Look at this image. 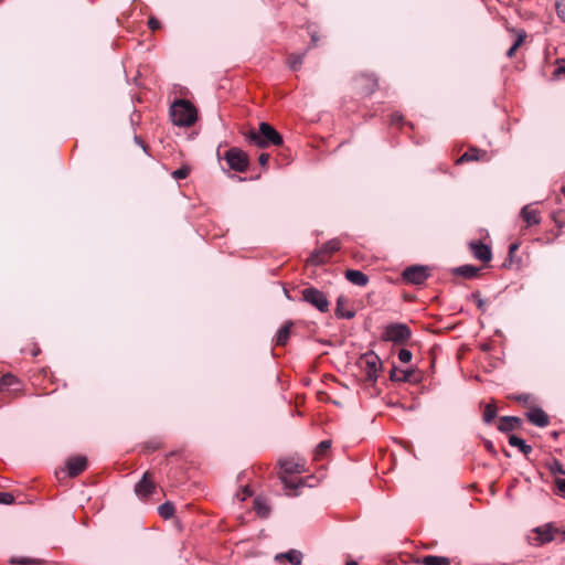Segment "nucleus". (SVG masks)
<instances>
[{
  "instance_id": "nucleus-24",
  "label": "nucleus",
  "mask_w": 565,
  "mask_h": 565,
  "mask_svg": "<svg viewBox=\"0 0 565 565\" xmlns=\"http://www.w3.org/2000/svg\"><path fill=\"white\" fill-rule=\"evenodd\" d=\"M276 559L279 562L286 559L287 562H289L292 565H299L302 559V554H301V552H299L297 550H290L286 553L277 555Z\"/></svg>"
},
{
  "instance_id": "nucleus-2",
  "label": "nucleus",
  "mask_w": 565,
  "mask_h": 565,
  "mask_svg": "<svg viewBox=\"0 0 565 565\" xmlns=\"http://www.w3.org/2000/svg\"><path fill=\"white\" fill-rule=\"evenodd\" d=\"M170 116L174 125L190 127L196 121L198 111L191 102L178 99L171 105Z\"/></svg>"
},
{
  "instance_id": "nucleus-7",
  "label": "nucleus",
  "mask_w": 565,
  "mask_h": 565,
  "mask_svg": "<svg viewBox=\"0 0 565 565\" xmlns=\"http://www.w3.org/2000/svg\"><path fill=\"white\" fill-rule=\"evenodd\" d=\"M302 299L321 312L329 310V301L326 295L317 288L308 287L301 291Z\"/></svg>"
},
{
  "instance_id": "nucleus-23",
  "label": "nucleus",
  "mask_w": 565,
  "mask_h": 565,
  "mask_svg": "<svg viewBox=\"0 0 565 565\" xmlns=\"http://www.w3.org/2000/svg\"><path fill=\"white\" fill-rule=\"evenodd\" d=\"M292 322L287 321L277 332L275 343L276 345L284 347L287 344L291 334Z\"/></svg>"
},
{
  "instance_id": "nucleus-8",
  "label": "nucleus",
  "mask_w": 565,
  "mask_h": 565,
  "mask_svg": "<svg viewBox=\"0 0 565 565\" xmlns=\"http://www.w3.org/2000/svg\"><path fill=\"white\" fill-rule=\"evenodd\" d=\"M533 536L530 537L531 544L541 546L555 540V535L559 533V529L552 523L539 526L532 531Z\"/></svg>"
},
{
  "instance_id": "nucleus-17",
  "label": "nucleus",
  "mask_w": 565,
  "mask_h": 565,
  "mask_svg": "<svg viewBox=\"0 0 565 565\" xmlns=\"http://www.w3.org/2000/svg\"><path fill=\"white\" fill-rule=\"evenodd\" d=\"M521 217L525 222L526 227L540 224V222H541L540 212L536 209H534L532 205H525L521 210Z\"/></svg>"
},
{
  "instance_id": "nucleus-31",
  "label": "nucleus",
  "mask_w": 565,
  "mask_h": 565,
  "mask_svg": "<svg viewBox=\"0 0 565 565\" xmlns=\"http://www.w3.org/2000/svg\"><path fill=\"white\" fill-rule=\"evenodd\" d=\"M546 467L550 470V472L555 477H558L557 475L565 476V469L557 459H552L551 461L546 462Z\"/></svg>"
},
{
  "instance_id": "nucleus-13",
  "label": "nucleus",
  "mask_w": 565,
  "mask_h": 565,
  "mask_svg": "<svg viewBox=\"0 0 565 565\" xmlns=\"http://www.w3.org/2000/svg\"><path fill=\"white\" fill-rule=\"evenodd\" d=\"M469 246H470L471 253L473 254V256L477 259H479L483 263L491 260L492 253L488 245L482 244L481 242H471L469 244Z\"/></svg>"
},
{
  "instance_id": "nucleus-46",
  "label": "nucleus",
  "mask_w": 565,
  "mask_h": 565,
  "mask_svg": "<svg viewBox=\"0 0 565 565\" xmlns=\"http://www.w3.org/2000/svg\"><path fill=\"white\" fill-rule=\"evenodd\" d=\"M471 298H472V299H475V300L477 301V306H478L479 308H481V309L483 308V306H484V301L481 299V295H480V292H479V291H475V292H472V294H471Z\"/></svg>"
},
{
  "instance_id": "nucleus-9",
  "label": "nucleus",
  "mask_w": 565,
  "mask_h": 565,
  "mask_svg": "<svg viewBox=\"0 0 565 565\" xmlns=\"http://www.w3.org/2000/svg\"><path fill=\"white\" fill-rule=\"evenodd\" d=\"M428 268L426 266L413 265L403 271V278L409 284L422 285L428 278Z\"/></svg>"
},
{
  "instance_id": "nucleus-51",
  "label": "nucleus",
  "mask_w": 565,
  "mask_h": 565,
  "mask_svg": "<svg viewBox=\"0 0 565 565\" xmlns=\"http://www.w3.org/2000/svg\"><path fill=\"white\" fill-rule=\"evenodd\" d=\"M519 247H520L519 243H513V244L510 245V247H509V257L510 258H512V256L519 249Z\"/></svg>"
},
{
  "instance_id": "nucleus-56",
  "label": "nucleus",
  "mask_w": 565,
  "mask_h": 565,
  "mask_svg": "<svg viewBox=\"0 0 565 565\" xmlns=\"http://www.w3.org/2000/svg\"><path fill=\"white\" fill-rule=\"evenodd\" d=\"M311 40H312V42H316L317 38L315 35H312Z\"/></svg>"
},
{
  "instance_id": "nucleus-50",
  "label": "nucleus",
  "mask_w": 565,
  "mask_h": 565,
  "mask_svg": "<svg viewBox=\"0 0 565 565\" xmlns=\"http://www.w3.org/2000/svg\"><path fill=\"white\" fill-rule=\"evenodd\" d=\"M484 447L492 455V456H495L497 455V450L493 446V444L490 441V440H486L484 441Z\"/></svg>"
},
{
  "instance_id": "nucleus-48",
  "label": "nucleus",
  "mask_w": 565,
  "mask_h": 565,
  "mask_svg": "<svg viewBox=\"0 0 565 565\" xmlns=\"http://www.w3.org/2000/svg\"><path fill=\"white\" fill-rule=\"evenodd\" d=\"M511 398H513L514 401L520 402V403H527L530 401V395L529 394L513 395V396H511Z\"/></svg>"
},
{
  "instance_id": "nucleus-37",
  "label": "nucleus",
  "mask_w": 565,
  "mask_h": 565,
  "mask_svg": "<svg viewBox=\"0 0 565 565\" xmlns=\"http://www.w3.org/2000/svg\"><path fill=\"white\" fill-rule=\"evenodd\" d=\"M412 352L407 349H401L398 351V360L402 362V363H408L411 362L412 360Z\"/></svg>"
},
{
  "instance_id": "nucleus-55",
  "label": "nucleus",
  "mask_w": 565,
  "mask_h": 565,
  "mask_svg": "<svg viewBox=\"0 0 565 565\" xmlns=\"http://www.w3.org/2000/svg\"><path fill=\"white\" fill-rule=\"evenodd\" d=\"M347 565H359L355 561H349Z\"/></svg>"
},
{
  "instance_id": "nucleus-53",
  "label": "nucleus",
  "mask_w": 565,
  "mask_h": 565,
  "mask_svg": "<svg viewBox=\"0 0 565 565\" xmlns=\"http://www.w3.org/2000/svg\"><path fill=\"white\" fill-rule=\"evenodd\" d=\"M12 392L14 393V396H18V395H19V393H20V388L14 387V388L12 390Z\"/></svg>"
},
{
  "instance_id": "nucleus-57",
  "label": "nucleus",
  "mask_w": 565,
  "mask_h": 565,
  "mask_svg": "<svg viewBox=\"0 0 565 565\" xmlns=\"http://www.w3.org/2000/svg\"><path fill=\"white\" fill-rule=\"evenodd\" d=\"M562 193L564 194L565 196V185L562 188Z\"/></svg>"
},
{
  "instance_id": "nucleus-20",
  "label": "nucleus",
  "mask_w": 565,
  "mask_h": 565,
  "mask_svg": "<svg viewBox=\"0 0 565 565\" xmlns=\"http://www.w3.org/2000/svg\"><path fill=\"white\" fill-rule=\"evenodd\" d=\"M414 374V370H401L396 366H393L390 372V379L394 382H411Z\"/></svg>"
},
{
  "instance_id": "nucleus-54",
  "label": "nucleus",
  "mask_w": 565,
  "mask_h": 565,
  "mask_svg": "<svg viewBox=\"0 0 565 565\" xmlns=\"http://www.w3.org/2000/svg\"><path fill=\"white\" fill-rule=\"evenodd\" d=\"M558 534H561V535H562V540H561V542H564V541H565V530H564V531H562V532L559 531V533H558Z\"/></svg>"
},
{
  "instance_id": "nucleus-27",
  "label": "nucleus",
  "mask_w": 565,
  "mask_h": 565,
  "mask_svg": "<svg viewBox=\"0 0 565 565\" xmlns=\"http://www.w3.org/2000/svg\"><path fill=\"white\" fill-rule=\"evenodd\" d=\"M515 33H516V39H515L514 43L512 44V46L507 52V56L510 58L514 56L518 49L523 44V42L526 39L525 31H516Z\"/></svg>"
},
{
  "instance_id": "nucleus-14",
  "label": "nucleus",
  "mask_w": 565,
  "mask_h": 565,
  "mask_svg": "<svg viewBox=\"0 0 565 565\" xmlns=\"http://www.w3.org/2000/svg\"><path fill=\"white\" fill-rule=\"evenodd\" d=\"M355 81L361 93L365 95L372 94L377 88V79L373 75L362 74Z\"/></svg>"
},
{
  "instance_id": "nucleus-39",
  "label": "nucleus",
  "mask_w": 565,
  "mask_h": 565,
  "mask_svg": "<svg viewBox=\"0 0 565 565\" xmlns=\"http://www.w3.org/2000/svg\"><path fill=\"white\" fill-rule=\"evenodd\" d=\"M552 218L555 222L556 226L561 231L562 228H565V221L561 217V212H554L552 214Z\"/></svg>"
},
{
  "instance_id": "nucleus-12",
  "label": "nucleus",
  "mask_w": 565,
  "mask_h": 565,
  "mask_svg": "<svg viewBox=\"0 0 565 565\" xmlns=\"http://www.w3.org/2000/svg\"><path fill=\"white\" fill-rule=\"evenodd\" d=\"M87 467V459L83 456L71 457L66 462V468L70 477H76L82 473Z\"/></svg>"
},
{
  "instance_id": "nucleus-22",
  "label": "nucleus",
  "mask_w": 565,
  "mask_h": 565,
  "mask_svg": "<svg viewBox=\"0 0 565 565\" xmlns=\"http://www.w3.org/2000/svg\"><path fill=\"white\" fill-rule=\"evenodd\" d=\"M418 565H450V559L445 556L426 555L416 559Z\"/></svg>"
},
{
  "instance_id": "nucleus-4",
  "label": "nucleus",
  "mask_w": 565,
  "mask_h": 565,
  "mask_svg": "<svg viewBox=\"0 0 565 565\" xmlns=\"http://www.w3.org/2000/svg\"><path fill=\"white\" fill-rule=\"evenodd\" d=\"M340 246L341 244L339 239H331L323 244L319 249L315 250L308 258L307 263L313 266L323 265L331 258L333 253L340 249Z\"/></svg>"
},
{
  "instance_id": "nucleus-43",
  "label": "nucleus",
  "mask_w": 565,
  "mask_h": 565,
  "mask_svg": "<svg viewBox=\"0 0 565 565\" xmlns=\"http://www.w3.org/2000/svg\"><path fill=\"white\" fill-rule=\"evenodd\" d=\"M554 76L558 78H565V61H562V63H559L558 66L555 68Z\"/></svg>"
},
{
  "instance_id": "nucleus-42",
  "label": "nucleus",
  "mask_w": 565,
  "mask_h": 565,
  "mask_svg": "<svg viewBox=\"0 0 565 565\" xmlns=\"http://www.w3.org/2000/svg\"><path fill=\"white\" fill-rule=\"evenodd\" d=\"M557 15L565 22V1L556 2Z\"/></svg>"
},
{
  "instance_id": "nucleus-26",
  "label": "nucleus",
  "mask_w": 565,
  "mask_h": 565,
  "mask_svg": "<svg viewBox=\"0 0 565 565\" xmlns=\"http://www.w3.org/2000/svg\"><path fill=\"white\" fill-rule=\"evenodd\" d=\"M380 364V360L377 356H373L372 359L366 360V373L367 377L372 381H376V373L379 371L377 365Z\"/></svg>"
},
{
  "instance_id": "nucleus-40",
  "label": "nucleus",
  "mask_w": 565,
  "mask_h": 565,
  "mask_svg": "<svg viewBox=\"0 0 565 565\" xmlns=\"http://www.w3.org/2000/svg\"><path fill=\"white\" fill-rule=\"evenodd\" d=\"M14 502V497L11 493L0 492V503L1 504H12Z\"/></svg>"
},
{
  "instance_id": "nucleus-28",
  "label": "nucleus",
  "mask_w": 565,
  "mask_h": 565,
  "mask_svg": "<svg viewBox=\"0 0 565 565\" xmlns=\"http://www.w3.org/2000/svg\"><path fill=\"white\" fill-rule=\"evenodd\" d=\"M15 385H19V381L12 374H6L0 379V392L9 391Z\"/></svg>"
},
{
  "instance_id": "nucleus-32",
  "label": "nucleus",
  "mask_w": 565,
  "mask_h": 565,
  "mask_svg": "<svg viewBox=\"0 0 565 565\" xmlns=\"http://www.w3.org/2000/svg\"><path fill=\"white\" fill-rule=\"evenodd\" d=\"M303 61V54H290L287 58V63L291 70H298Z\"/></svg>"
},
{
  "instance_id": "nucleus-15",
  "label": "nucleus",
  "mask_w": 565,
  "mask_h": 565,
  "mask_svg": "<svg viewBox=\"0 0 565 565\" xmlns=\"http://www.w3.org/2000/svg\"><path fill=\"white\" fill-rule=\"evenodd\" d=\"M527 419L537 427H546L550 424L547 414L539 407L532 408L526 413Z\"/></svg>"
},
{
  "instance_id": "nucleus-52",
  "label": "nucleus",
  "mask_w": 565,
  "mask_h": 565,
  "mask_svg": "<svg viewBox=\"0 0 565 565\" xmlns=\"http://www.w3.org/2000/svg\"><path fill=\"white\" fill-rule=\"evenodd\" d=\"M136 141H138L140 143V146L143 148V150H146V145L143 143V141L141 139H139L138 137L135 138Z\"/></svg>"
},
{
  "instance_id": "nucleus-11",
  "label": "nucleus",
  "mask_w": 565,
  "mask_h": 565,
  "mask_svg": "<svg viewBox=\"0 0 565 565\" xmlns=\"http://www.w3.org/2000/svg\"><path fill=\"white\" fill-rule=\"evenodd\" d=\"M472 161H489L488 152L477 147H469L468 150L460 158L457 159L456 163L462 164Z\"/></svg>"
},
{
  "instance_id": "nucleus-41",
  "label": "nucleus",
  "mask_w": 565,
  "mask_h": 565,
  "mask_svg": "<svg viewBox=\"0 0 565 565\" xmlns=\"http://www.w3.org/2000/svg\"><path fill=\"white\" fill-rule=\"evenodd\" d=\"M255 509L258 514L265 516L268 513V509L260 502L259 499H255Z\"/></svg>"
},
{
  "instance_id": "nucleus-49",
  "label": "nucleus",
  "mask_w": 565,
  "mask_h": 565,
  "mask_svg": "<svg viewBox=\"0 0 565 565\" xmlns=\"http://www.w3.org/2000/svg\"><path fill=\"white\" fill-rule=\"evenodd\" d=\"M403 122V116L401 114H392L391 124L399 125Z\"/></svg>"
},
{
  "instance_id": "nucleus-47",
  "label": "nucleus",
  "mask_w": 565,
  "mask_h": 565,
  "mask_svg": "<svg viewBox=\"0 0 565 565\" xmlns=\"http://www.w3.org/2000/svg\"><path fill=\"white\" fill-rule=\"evenodd\" d=\"M148 25H149V28H150L152 31H154V30H158V29L160 28V22H159V20H158V19H156V18L151 17V18H149V20H148Z\"/></svg>"
},
{
  "instance_id": "nucleus-21",
  "label": "nucleus",
  "mask_w": 565,
  "mask_h": 565,
  "mask_svg": "<svg viewBox=\"0 0 565 565\" xmlns=\"http://www.w3.org/2000/svg\"><path fill=\"white\" fill-rule=\"evenodd\" d=\"M480 268L472 265H463L452 269L455 276H460L466 279H471L478 276Z\"/></svg>"
},
{
  "instance_id": "nucleus-6",
  "label": "nucleus",
  "mask_w": 565,
  "mask_h": 565,
  "mask_svg": "<svg viewBox=\"0 0 565 565\" xmlns=\"http://www.w3.org/2000/svg\"><path fill=\"white\" fill-rule=\"evenodd\" d=\"M224 159L228 167L236 172H244L247 170L249 159L246 152L239 148H231L225 152Z\"/></svg>"
},
{
  "instance_id": "nucleus-16",
  "label": "nucleus",
  "mask_w": 565,
  "mask_h": 565,
  "mask_svg": "<svg viewBox=\"0 0 565 565\" xmlns=\"http://www.w3.org/2000/svg\"><path fill=\"white\" fill-rule=\"evenodd\" d=\"M349 299L344 296H340L337 299L335 316L341 319H352L355 316V311L348 308Z\"/></svg>"
},
{
  "instance_id": "nucleus-25",
  "label": "nucleus",
  "mask_w": 565,
  "mask_h": 565,
  "mask_svg": "<svg viewBox=\"0 0 565 565\" xmlns=\"http://www.w3.org/2000/svg\"><path fill=\"white\" fill-rule=\"evenodd\" d=\"M509 444L512 447H518L525 456H527L532 451V447L525 444V441L522 438L515 435H511L509 437Z\"/></svg>"
},
{
  "instance_id": "nucleus-35",
  "label": "nucleus",
  "mask_w": 565,
  "mask_h": 565,
  "mask_svg": "<svg viewBox=\"0 0 565 565\" xmlns=\"http://www.w3.org/2000/svg\"><path fill=\"white\" fill-rule=\"evenodd\" d=\"M11 562L20 565H40L42 563L40 559L26 557L13 558Z\"/></svg>"
},
{
  "instance_id": "nucleus-30",
  "label": "nucleus",
  "mask_w": 565,
  "mask_h": 565,
  "mask_svg": "<svg viewBox=\"0 0 565 565\" xmlns=\"http://www.w3.org/2000/svg\"><path fill=\"white\" fill-rule=\"evenodd\" d=\"M175 512L174 505L171 502H164L158 508V513L164 520L171 519Z\"/></svg>"
},
{
  "instance_id": "nucleus-45",
  "label": "nucleus",
  "mask_w": 565,
  "mask_h": 565,
  "mask_svg": "<svg viewBox=\"0 0 565 565\" xmlns=\"http://www.w3.org/2000/svg\"><path fill=\"white\" fill-rule=\"evenodd\" d=\"M269 158H270V156L268 153H265V152L260 153V156L258 157L259 164L263 168H266L268 164Z\"/></svg>"
},
{
  "instance_id": "nucleus-33",
  "label": "nucleus",
  "mask_w": 565,
  "mask_h": 565,
  "mask_svg": "<svg viewBox=\"0 0 565 565\" xmlns=\"http://www.w3.org/2000/svg\"><path fill=\"white\" fill-rule=\"evenodd\" d=\"M189 174H190V168L188 166H183L180 169L172 172V177L175 180L185 179V178H188Z\"/></svg>"
},
{
  "instance_id": "nucleus-18",
  "label": "nucleus",
  "mask_w": 565,
  "mask_h": 565,
  "mask_svg": "<svg viewBox=\"0 0 565 565\" xmlns=\"http://www.w3.org/2000/svg\"><path fill=\"white\" fill-rule=\"evenodd\" d=\"M522 420L515 416H503L499 419L498 429L502 433L512 431L521 427Z\"/></svg>"
},
{
  "instance_id": "nucleus-5",
  "label": "nucleus",
  "mask_w": 565,
  "mask_h": 565,
  "mask_svg": "<svg viewBox=\"0 0 565 565\" xmlns=\"http://www.w3.org/2000/svg\"><path fill=\"white\" fill-rule=\"evenodd\" d=\"M281 469V482L284 483L286 489L296 490L301 482L297 481L294 477L295 473H299L302 471V466L291 460H281L280 461Z\"/></svg>"
},
{
  "instance_id": "nucleus-36",
  "label": "nucleus",
  "mask_w": 565,
  "mask_h": 565,
  "mask_svg": "<svg viewBox=\"0 0 565 565\" xmlns=\"http://www.w3.org/2000/svg\"><path fill=\"white\" fill-rule=\"evenodd\" d=\"M554 484L556 488V492L563 497H565V479L561 477L554 478Z\"/></svg>"
},
{
  "instance_id": "nucleus-3",
  "label": "nucleus",
  "mask_w": 565,
  "mask_h": 565,
  "mask_svg": "<svg viewBox=\"0 0 565 565\" xmlns=\"http://www.w3.org/2000/svg\"><path fill=\"white\" fill-rule=\"evenodd\" d=\"M412 337V331L405 323H391L385 327L382 339L395 344H405Z\"/></svg>"
},
{
  "instance_id": "nucleus-38",
  "label": "nucleus",
  "mask_w": 565,
  "mask_h": 565,
  "mask_svg": "<svg viewBox=\"0 0 565 565\" xmlns=\"http://www.w3.org/2000/svg\"><path fill=\"white\" fill-rule=\"evenodd\" d=\"M331 447L330 440L321 441L317 447V456H322Z\"/></svg>"
},
{
  "instance_id": "nucleus-10",
  "label": "nucleus",
  "mask_w": 565,
  "mask_h": 565,
  "mask_svg": "<svg viewBox=\"0 0 565 565\" xmlns=\"http://www.w3.org/2000/svg\"><path fill=\"white\" fill-rule=\"evenodd\" d=\"M156 483L153 480V475L149 471H146L139 482L135 486V492L136 494L142 499L146 500L150 497V494L154 491Z\"/></svg>"
},
{
  "instance_id": "nucleus-29",
  "label": "nucleus",
  "mask_w": 565,
  "mask_h": 565,
  "mask_svg": "<svg viewBox=\"0 0 565 565\" xmlns=\"http://www.w3.org/2000/svg\"><path fill=\"white\" fill-rule=\"evenodd\" d=\"M498 409L494 402L487 404L483 409V422L490 424L495 418Z\"/></svg>"
},
{
  "instance_id": "nucleus-1",
  "label": "nucleus",
  "mask_w": 565,
  "mask_h": 565,
  "mask_svg": "<svg viewBox=\"0 0 565 565\" xmlns=\"http://www.w3.org/2000/svg\"><path fill=\"white\" fill-rule=\"evenodd\" d=\"M244 136L250 145L259 148H266L269 145L281 146L284 142L281 135L267 122H260L258 130L250 129Z\"/></svg>"
},
{
  "instance_id": "nucleus-19",
  "label": "nucleus",
  "mask_w": 565,
  "mask_h": 565,
  "mask_svg": "<svg viewBox=\"0 0 565 565\" xmlns=\"http://www.w3.org/2000/svg\"><path fill=\"white\" fill-rule=\"evenodd\" d=\"M344 276L351 284L355 286L364 287L369 282V277L360 270L348 269L344 273Z\"/></svg>"
},
{
  "instance_id": "nucleus-34",
  "label": "nucleus",
  "mask_w": 565,
  "mask_h": 565,
  "mask_svg": "<svg viewBox=\"0 0 565 565\" xmlns=\"http://www.w3.org/2000/svg\"><path fill=\"white\" fill-rule=\"evenodd\" d=\"M160 447H161L160 441L153 439V440H149V441H147V443H145L142 445V451L143 452H151V451H156Z\"/></svg>"
},
{
  "instance_id": "nucleus-44",
  "label": "nucleus",
  "mask_w": 565,
  "mask_h": 565,
  "mask_svg": "<svg viewBox=\"0 0 565 565\" xmlns=\"http://www.w3.org/2000/svg\"><path fill=\"white\" fill-rule=\"evenodd\" d=\"M253 494V492L250 491L249 487H244L242 489L241 492L237 493V497L239 498V500L244 501L246 500L248 497H250Z\"/></svg>"
}]
</instances>
